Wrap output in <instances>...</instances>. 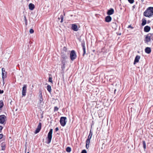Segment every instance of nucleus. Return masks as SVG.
<instances>
[{"mask_svg":"<svg viewBox=\"0 0 153 153\" xmlns=\"http://www.w3.org/2000/svg\"><path fill=\"white\" fill-rule=\"evenodd\" d=\"M141 0L142 2H143L144 1V0Z\"/></svg>","mask_w":153,"mask_h":153,"instance_id":"37998d69","label":"nucleus"},{"mask_svg":"<svg viewBox=\"0 0 153 153\" xmlns=\"http://www.w3.org/2000/svg\"><path fill=\"white\" fill-rule=\"evenodd\" d=\"M128 28H131V29H133V28L132 27L131 25H129L128 26Z\"/></svg>","mask_w":153,"mask_h":153,"instance_id":"58836bf2","label":"nucleus"},{"mask_svg":"<svg viewBox=\"0 0 153 153\" xmlns=\"http://www.w3.org/2000/svg\"><path fill=\"white\" fill-rule=\"evenodd\" d=\"M145 52L148 54L150 53L151 51V49L149 47H146L145 49Z\"/></svg>","mask_w":153,"mask_h":153,"instance_id":"a211bd4d","label":"nucleus"},{"mask_svg":"<svg viewBox=\"0 0 153 153\" xmlns=\"http://www.w3.org/2000/svg\"><path fill=\"white\" fill-rule=\"evenodd\" d=\"M114 11V10L112 8H111L108 10L107 12V14L109 16L113 14Z\"/></svg>","mask_w":153,"mask_h":153,"instance_id":"4468645a","label":"nucleus"},{"mask_svg":"<svg viewBox=\"0 0 153 153\" xmlns=\"http://www.w3.org/2000/svg\"><path fill=\"white\" fill-rule=\"evenodd\" d=\"M59 130V128L58 127H56L55 129V131H57Z\"/></svg>","mask_w":153,"mask_h":153,"instance_id":"ea45409f","label":"nucleus"},{"mask_svg":"<svg viewBox=\"0 0 153 153\" xmlns=\"http://www.w3.org/2000/svg\"><path fill=\"white\" fill-rule=\"evenodd\" d=\"M6 117L4 115H0V123L3 124L5 120Z\"/></svg>","mask_w":153,"mask_h":153,"instance_id":"1a4fd4ad","label":"nucleus"},{"mask_svg":"<svg viewBox=\"0 0 153 153\" xmlns=\"http://www.w3.org/2000/svg\"><path fill=\"white\" fill-rule=\"evenodd\" d=\"M48 81L49 82H51V83L52 82V78L51 77H49L48 79Z\"/></svg>","mask_w":153,"mask_h":153,"instance_id":"2f4dec72","label":"nucleus"},{"mask_svg":"<svg viewBox=\"0 0 153 153\" xmlns=\"http://www.w3.org/2000/svg\"><path fill=\"white\" fill-rule=\"evenodd\" d=\"M3 128L2 126H0V133L1 131Z\"/></svg>","mask_w":153,"mask_h":153,"instance_id":"e433bc0d","label":"nucleus"},{"mask_svg":"<svg viewBox=\"0 0 153 153\" xmlns=\"http://www.w3.org/2000/svg\"><path fill=\"white\" fill-rule=\"evenodd\" d=\"M66 119L67 118L66 117H60L59 121L61 126L64 127L65 125L67 122L66 121Z\"/></svg>","mask_w":153,"mask_h":153,"instance_id":"20e7f679","label":"nucleus"},{"mask_svg":"<svg viewBox=\"0 0 153 153\" xmlns=\"http://www.w3.org/2000/svg\"><path fill=\"white\" fill-rule=\"evenodd\" d=\"M153 34L151 33H149L146 36L145 40V42L148 43L151 41V38H152L153 36Z\"/></svg>","mask_w":153,"mask_h":153,"instance_id":"39448f33","label":"nucleus"},{"mask_svg":"<svg viewBox=\"0 0 153 153\" xmlns=\"http://www.w3.org/2000/svg\"><path fill=\"white\" fill-rule=\"evenodd\" d=\"M60 19H61L60 22L61 23H62L63 22V18H64L63 16L62 15H61L60 16Z\"/></svg>","mask_w":153,"mask_h":153,"instance_id":"cd10ccee","label":"nucleus"},{"mask_svg":"<svg viewBox=\"0 0 153 153\" xmlns=\"http://www.w3.org/2000/svg\"><path fill=\"white\" fill-rule=\"evenodd\" d=\"M81 153H87V151H86L85 150V149H84V150H83L82 152H81Z\"/></svg>","mask_w":153,"mask_h":153,"instance_id":"f704fd0d","label":"nucleus"},{"mask_svg":"<svg viewBox=\"0 0 153 153\" xmlns=\"http://www.w3.org/2000/svg\"><path fill=\"white\" fill-rule=\"evenodd\" d=\"M85 42L84 41H82L81 42V46L82 48V49L83 51V56H84L85 54L86 53V51H85Z\"/></svg>","mask_w":153,"mask_h":153,"instance_id":"9b49d317","label":"nucleus"},{"mask_svg":"<svg viewBox=\"0 0 153 153\" xmlns=\"http://www.w3.org/2000/svg\"><path fill=\"white\" fill-rule=\"evenodd\" d=\"M4 105V104L2 101H0V109Z\"/></svg>","mask_w":153,"mask_h":153,"instance_id":"a878e982","label":"nucleus"},{"mask_svg":"<svg viewBox=\"0 0 153 153\" xmlns=\"http://www.w3.org/2000/svg\"><path fill=\"white\" fill-rule=\"evenodd\" d=\"M93 134V133L91 131V130H90L89 132V134L88 137L87 139L86 140V147L88 149L89 147V145L90 143V140L92 137V136Z\"/></svg>","mask_w":153,"mask_h":153,"instance_id":"7ed1b4c3","label":"nucleus"},{"mask_svg":"<svg viewBox=\"0 0 153 153\" xmlns=\"http://www.w3.org/2000/svg\"><path fill=\"white\" fill-rule=\"evenodd\" d=\"M61 63L62 64V65L61 66V68L62 69V71H64V69L65 68V62L64 61H62V62H61Z\"/></svg>","mask_w":153,"mask_h":153,"instance_id":"412c9836","label":"nucleus"},{"mask_svg":"<svg viewBox=\"0 0 153 153\" xmlns=\"http://www.w3.org/2000/svg\"><path fill=\"white\" fill-rule=\"evenodd\" d=\"M3 136V134H0V140L2 139ZM1 141H0V143L1 142Z\"/></svg>","mask_w":153,"mask_h":153,"instance_id":"72a5a7b5","label":"nucleus"},{"mask_svg":"<svg viewBox=\"0 0 153 153\" xmlns=\"http://www.w3.org/2000/svg\"><path fill=\"white\" fill-rule=\"evenodd\" d=\"M76 55L75 51L74 50L71 51L70 54L71 59L72 61H73L76 58Z\"/></svg>","mask_w":153,"mask_h":153,"instance_id":"423d86ee","label":"nucleus"},{"mask_svg":"<svg viewBox=\"0 0 153 153\" xmlns=\"http://www.w3.org/2000/svg\"><path fill=\"white\" fill-rule=\"evenodd\" d=\"M53 130L52 129H51L48 133V136L46 138L47 142H46L48 144H49L51 141L52 138Z\"/></svg>","mask_w":153,"mask_h":153,"instance_id":"f03ea898","label":"nucleus"},{"mask_svg":"<svg viewBox=\"0 0 153 153\" xmlns=\"http://www.w3.org/2000/svg\"><path fill=\"white\" fill-rule=\"evenodd\" d=\"M42 124L41 123H39L38 125L37 126V128L36 129L34 133L36 134L38 133L41 128Z\"/></svg>","mask_w":153,"mask_h":153,"instance_id":"f8f14e48","label":"nucleus"},{"mask_svg":"<svg viewBox=\"0 0 153 153\" xmlns=\"http://www.w3.org/2000/svg\"><path fill=\"white\" fill-rule=\"evenodd\" d=\"M128 1L130 4H132L134 2V0H128Z\"/></svg>","mask_w":153,"mask_h":153,"instance_id":"473e14b6","label":"nucleus"},{"mask_svg":"<svg viewBox=\"0 0 153 153\" xmlns=\"http://www.w3.org/2000/svg\"><path fill=\"white\" fill-rule=\"evenodd\" d=\"M39 104L40 106L41 105L43 106L44 104V102L43 101L42 96V93H40L39 95Z\"/></svg>","mask_w":153,"mask_h":153,"instance_id":"9d476101","label":"nucleus"},{"mask_svg":"<svg viewBox=\"0 0 153 153\" xmlns=\"http://www.w3.org/2000/svg\"><path fill=\"white\" fill-rule=\"evenodd\" d=\"M59 108L57 106H55L54 107V111H57L58 110Z\"/></svg>","mask_w":153,"mask_h":153,"instance_id":"c85d7f7f","label":"nucleus"},{"mask_svg":"<svg viewBox=\"0 0 153 153\" xmlns=\"http://www.w3.org/2000/svg\"><path fill=\"white\" fill-rule=\"evenodd\" d=\"M27 153H29V152H28Z\"/></svg>","mask_w":153,"mask_h":153,"instance_id":"c03bdc74","label":"nucleus"},{"mask_svg":"<svg viewBox=\"0 0 153 153\" xmlns=\"http://www.w3.org/2000/svg\"><path fill=\"white\" fill-rule=\"evenodd\" d=\"M27 85H24L22 91V97H24L26 95V94L27 93Z\"/></svg>","mask_w":153,"mask_h":153,"instance_id":"6e6552de","label":"nucleus"},{"mask_svg":"<svg viewBox=\"0 0 153 153\" xmlns=\"http://www.w3.org/2000/svg\"><path fill=\"white\" fill-rule=\"evenodd\" d=\"M145 16L150 18L153 15V7H149L143 13Z\"/></svg>","mask_w":153,"mask_h":153,"instance_id":"f257e3e1","label":"nucleus"},{"mask_svg":"<svg viewBox=\"0 0 153 153\" xmlns=\"http://www.w3.org/2000/svg\"><path fill=\"white\" fill-rule=\"evenodd\" d=\"M151 29V27L149 26H146L144 27V31L146 32H149Z\"/></svg>","mask_w":153,"mask_h":153,"instance_id":"f3484780","label":"nucleus"},{"mask_svg":"<svg viewBox=\"0 0 153 153\" xmlns=\"http://www.w3.org/2000/svg\"><path fill=\"white\" fill-rule=\"evenodd\" d=\"M61 62L62 61H64L65 62V60L68 59V56L67 55L66 53H65L64 52H62L61 55Z\"/></svg>","mask_w":153,"mask_h":153,"instance_id":"0eeeda50","label":"nucleus"},{"mask_svg":"<svg viewBox=\"0 0 153 153\" xmlns=\"http://www.w3.org/2000/svg\"><path fill=\"white\" fill-rule=\"evenodd\" d=\"M1 150H4L5 148V143L4 142H3L1 143Z\"/></svg>","mask_w":153,"mask_h":153,"instance_id":"aec40b11","label":"nucleus"},{"mask_svg":"<svg viewBox=\"0 0 153 153\" xmlns=\"http://www.w3.org/2000/svg\"><path fill=\"white\" fill-rule=\"evenodd\" d=\"M47 88L48 91L50 93L51 92V86L50 85H48L47 86Z\"/></svg>","mask_w":153,"mask_h":153,"instance_id":"5701e85b","label":"nucleus"},{"mask_svg":"<svg viewBox=\"0 0 153 153\" xmlns=\"http://www.w3.org/2000/svg\"><path fill=\"white\" fill-rule=\"evenodd\" d=\"M2 73H5V69L3 68H2Z\"/></svg>","mask_w":153,"mask_h":153,"instance_id":"c9c22d12","label":"nucleus"},{"mask_svg":"<svg viewBox=\"0 0 153 153\" xmlns=\"http://www.w3.org/2000/svg\"><path fill=\"white\" fill-rule=\"evenodd\" d=\"M71 28L72 30L75 31H77L78 30L77 26L76 24H72Z\"/></svg>","mask_w":153,"mask_h":153,"instance_id":"ddd939ff","label":"nucleus"},{"mask_svg":"<svg viewBox=\"0 0 153 153\" xmlns=\"http://www.w3.org/2000/svg\"><path fill=\"white\" fill-rule=\"evenodd\" d=\"M34 30H33V29H30V31H29V32L30 33H34Z\"/></svg>","mask_w":153,"mask_h":153,"instance_id":"7c9ffc66","label":"nucleus"},{"mask_svg":"<svg viewBox=\"0 0 153 153\" xmlns=\"http://www.w3.org/2000/svg\"><path fill=\"white\" fill-rule=\"evenodd\" d=\"M111 17L109 15L106 16L105 18V21L106 22H109L111 20Z\"/></svg>","mask_w":153,"mask_h":153,"instance_id":"2eb2a0df","label":"nucleus"},{"mask_svg":"<svg viewBox=\"0 0 153 153\" xmlns=\"http://www.w3.org/2000/svg\"><path fill=\"white\" fill-rule=\"evenodd\" d=\"M140 58V56L139 55H137L136 56L134 59V64H135L136 63H137L139 62V60Z\"/></svg>","mask_w":153,"mask_h":153,"instance_id":"dca6fc26","label":"nucleus"},{"mask_svg":"<svg viewBox=\"0 0 153 153\" xmlns=\"http://www.w3.org/2000/svg\"><path fill=\"white\" fill-rule=\"evenodd\" d=\"M25 23L26 26H27V20H25Z\"/></svg>","mask_w":153,"mask_h":153,"instance_id":"4c0bfd02","label":"nucleus"},{"mask_svg":"<svg viewBox=\"0 0 153 153\" xmlns=\"http://www.w3.org/2000/svg\"><path fill=\"white\" fill-rule=\"evenodd\" d=\"M116 89L114 90V93H115V91H116Z\"/></svg>","mask_w":153,"mask_h":153,"instance_id":"79ce46f5","label":"nucleus"},{"mask_svg":"<svg viewBox=\"0 0 153 153\" xmlns=\"http://www.w3.org/2000/svg\"><path fill=\"white\" fill-rule=\"evenodd\" d=\"M24 20H27V19L26 17L25 16H24Z\"/></svg>","mask_w":153,"mask_h":153,"instance_id":"a19ab883","label":"nucleus"},{"mask_svg":"<svg viewBox=\"0 0 153 153\" xmlns=\"http://www.w3.org/2000/svg\"><path fill=\"white\" fill-rule=\"evenodd\" d=\"M71 151V149L69 147H68L66 149V151L68 152H70Z\"/></svg>","mask_w":153,"mask_h":153,"instance_id":"393cba45","label":"nucleus"},{"mask_svg":"<svg viewBox=\"0 0 153 153\" xmlns=\"http://www.w3.org/2000/svg\"><path fill=\"white\" fill-rule=\"evenodd\" d=\"M63 51L65 52V53H66L67 51V48L65 47H64L63 48Z\"/></svg>","mask_w":153,"mask_h":153,"instance_id":"c756f323","label":"nucleus"},{"mask_svg":"<svg viewBox=\"0 0 153 153\" xmlns=\"http://www.w3.org/2000/svg\"><path fill=\"white\" fill-rule=\"evenodd\" d=\"M29 7L30 10H33L35 8V6L34 4L31 3L29 4Z\"/></svg>","mask_w":153,"mask_h":153,"instance_id":"6ab92c4d","label":"nucleus"},{"mask_svg":"<svg viewBox=\"0 0 153 153\" xmlns=\"http://www.w3.org/2000/svg\"><path fill=\"white\" fill-rule=\"evenodd\" d=\"M146 23V20L145 19H143L141 25L143 26L145 25Z\"/></svg>","mask_w":153,"mask_h":153,"instance_id":"4be33fe9","label":"nucleus"},{"mask_svg":"<svg viewBox=\"0 0 153 153\" xmlns=\"http://www.w3.org/2000/svg\"><path fill=\"white\" fill-rule=\"evenodd\" d=\"M5 73H6V72H5ZM2 78L3 79V80L6 77L7 75L6 74H5L4 73H2Z\"/></svg>","mask_w":153,"mask_h":153,"instance_id":"b1692460","label":"nucleus"},{"mask_svg":"<svg viewBox=\"0 0 153 153\" xmlns=\"http://www.w3.org/2000/svg\"><path fill=\"white\" fill-rule=\"evenodd\" d=\"M143 147L144 149H145L146 148V143H145V141L144 140L143 141Z\"/></svg>","mask_w":153,"mask_h":153,"instance_id":"bb28decb","label":"nucleus"}]
</instances>
